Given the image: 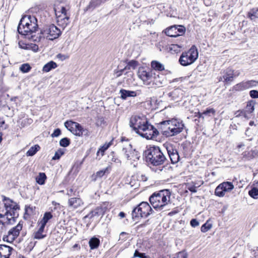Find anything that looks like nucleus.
<instances>
[{
  "mask_svg": "<svg viewBox=\"0 0 258 258\" xmlns=\"http://www.w3.org/2000/svg\"><path fill=\"white\" fill-rule=\"evenodd\" d=\"M130 126L139 135L148 140L156 139L159 131L149 124L145 117L132 116L130 120Z\"/></svg>",
  "mask_w": 258,
  "mask_h": 258,
  "instance_id": "f257e3e1",
  "label": "nucleus"
},
{
  "mask_svg": "<svg viewBox=\"0 0 258 258\" xmlns=\"http://www.w3.org/2000/svg\"><path fill=\"white\" fill-rule=\"evenodd\" d=\"M38 29L37 20L34 16H24L19 22L17 30L19 34L27 36L28 39L32 41L39 42L41 39V36H36L33 34Z\"/></svg>",
  "mask_w": 258,
  "mask_h": 258,
  "instance_id": "f03ea898",
  "label": "nucleus"
},
{
  "mask_svg": "<svg viewBox=\"0 0 258 258\" xmlns=\"http://www.w3.org/2000/svg\"><path fill=\"white\" fill-rule=\"evenodd\" d=\"M146 159L149 163L156 167L152 169L155 172H166L168 168L167 165L161 166L166 162V158L159 147H150L146 151Z\"/></svg>",
  "mask_w": 258,
  "mask_h": 258,
  "instance_id": "7ed1b4c3",
  "label": "nucleus"
},
{
  "mask_svg": "<svg viewBox=\"0 0 258 258\" xmlns=\"http://www.w3.org/2000/svg\"><path fill=\"white\" fill-rule=\"evenodd\" d=\"M138 77L142 81L144 85L151 87L154 85L159 86L163 84V76L159 73H156L151 69L141 67L138 72Z\"/></svg>",
  "mask_w": 258,
  "mask_h": 258,
  "instance_id": "20e7f679",
  "label": "nucleus"
},
{
  "mask_svg": "<svg viewBox=\"0 0 258 258\" xmlns=\"http://www.w3.org/2000/svg\"><path fill=\"white\" fill-rule=\"evenodd\" d=\"M159 131L166 137L176 136L182 132L184 125L182 121L172 118L161 122L158 126Z\"/></svg>",
  "mask_w": 258,
  "mask_h": 258,
  "instance_id": "39448f33",
  "label": "nucleus"
},
{
  "mask_svg": "<svg viewBox=\"0 0 258 258\" xmlns=\"http://www.w3.org/2000/svg\"><path fill=\"white\" fill-rule=\"evenodd\" d=\"M170 196L169 190H161L154 192L150 197L149 201L154 209L161 210L170 203Z\"/></svg>",
  "mask_w": 258,
  "mask_h": 258,
  "instance_id": "423d86ee",
  "label": "nucleus"
},
{
  "mask_svg": "<svg viewBox=\"0 0 258 258\" xmlns=\"http://www.w3.org/2000/svg\"><path fill=\"white\" fill-rule=\"evenodd\" d=\"M199 53L197 47L192 45L187 51L182 53L179 62L182 66H187L193 63L198 58Z\"/></svg>",
  "mask_w": 258,
  "mask_h": 258,
  "instance_id": "0eeeda50",
  "label": "nucleus"
},
{
  "mask_svg": "<svg viewBox=\"0 0 258 258\" xmlns=\"http://www.w3.org/2000/svg\"><path fill=\"white\" fill-rule=\"evenodd\" d=\"M54 10L58 25L63 29L70 23L69 16L67 10L63 5H59L54 7Z\"/></svg>",
  "mask_w": 258,
  "mask_h": 258,
  "instance_id": "6e6552de",
  "label": "nucleus"
},
{
  "mask_svg": "<svg viewBox=\"0 0 258 258\" xmlns=\"http://www.w3.org/2000/svg\"><path fill=\"white\" fill-rule=\"evenodd\" d=\"M153 210L147 202H142L132 212L133 219L146 218L152 213Z\"/></svg>",
  "mask_w": 258,
  "mask_h": 258,
  "instance_id": "1a4fd4ad",
  "label": "nucleus"
},
{
  "mask_svg": "<svg viewBox=\"0 0 258 258\" xmlns=\"http://www.w3.org/2000/svg\"><path fill=\"white\" fill-rule=\"evenodd\" d=\"M61 31L55 25L51 24L45 26L39 34L41 38H46L48 40H53L57 38L61 34Z\"/></svg>",
  "mask_w": 258,
  "mask_h": 258,
  "instance_id": "9d476101",
  "label": "nucleus"
},
{
  "mask_svg": "<svg viewBox=\"0 0 258 258\" xmlns=\"http://www.w3.org/2000/svg\"><path fill=\"white\" fill-rule=\"evenodd\" d=\"M66 127L71 131L73 134L82 136L83 135L87 134V132L84 130L82 126L78 123L72 121H67L64 123Z\"/></svg>",
  "mask_w": 258,
  "mask_h": 258,
  "instance_id": "9b49d317",
  "label": "nucleus"
},
{
  "mask_svg": "<svg viewBox=\"0 0 258 258\" xmlns=\"http://www.w3.org/2000/svg\"><path fill=\"white\" fill-rule=\"evenodd\" d=\"M220 74L221 75L218 78L219 81H222L228 84L233 81L235 77L238 76L239 73L234 72L233 70L229 68L221 71Z\"/></svg>",
  "mask_w": 258,
  "mask_h": 258,
  "instance_id": "f8f14e48",
  "label": "nucleus"
},
{
  "mask_svg": "<svg viewBox=\"0 0 258 258\" xmlns=\"http://www.w3.org/2000/svg\"><path fill=\"white\" fill-rule=\"evenodd\" d=\"M185 31V28L181 25L171 26L164 30V32L166 35L170 37H178L182 36Z\"/></svg>",
  "mask_w": 258,
  "mask_h": 258,
  "instance_id": "ddd939ff",
  "label": "nucleus"
},
{
  "mask_svg": "<svg viewBox=\"0 0 258 258\" xmlns=\"http://www.w3.org/2000/svg\"><path fill=\"white\" fill-rule=\"evenodd\" d=\"M107 209V204L103 203L100 206H98L92 210L85 217V218H89L92 220H93L95 218H98L99 217L103 215Z\"/></svg>",
  "mask_w": 258,
  "mask_h": 258,
  "instance_id": "4468645a",
  "label": "nucleus"
},
{
  "mask_svg": "<svg viewBox=\"0 0 258 258\" xmlns=\"http://www.w3.org/2000/svg\"><path fill=\"white\" fill-rule=\"evenodd\" d=\"M22 229V224L19 222L16 226L9 231L8 235L4 237V240L8 242H13L19 235L20 231Z\"/></svg>",
  "mask_w": 258,
  "mask_h": 258,
  "instance_id": "2eb2a0df",
  "label": "nucleus"
},
{
  "mask_svg": "<svg viewBox=\"0 0 258 258\" xmlns=\"http://www.w3.org/2000/svg\"><path fill=\"white\" fill-rule=\"evenodd\" d=\"M255 104V101L253 100L249 101L244 109L238 110L236 112V116H243L246 118H250L251 115V113L254 110Z\"/></svg>",
  "mask_w": 258,
  "mask_h": 258,
  "instance_id": "dca6fc26",
  "label": "nucleus"
},
{
  "mask_svg": "<svg viewBox=\"0 0 258 258\" xmlns=\"http://www.w3.org/2000/svg\"><path fill=\"white\" fill-rule=\"evenodd\" d=\"M122 151L127 160H135V159H139V157H137L135 150H133L132 146L128 142L123 145Z\"/></svg>",
  "mask_w": 258,
  "mask_h": 258,
  "instance_id": "f3484780",
  "label": "nucleus"
},
{
  "mask_svg": "<svg viewBox=\"0 0 258 258\" xmlns=\"http://www.w3.org/2000/svg\"><path fill=\"white\" fill-rule=\"evenodd\" d=\"M18 211H6L4 214H0V217L5 220L6 224H13L19 215Z\"/></svg>",
  "mask_w": 258,
  "mask_h": 258,
  "instance_id": "a211bd4d",
  "label": "nucleus"
},
{
  "mask_svg": "<svg viewBox=\"0 0 258 258\" xmlns=\"http://www.w3.org/2000/svg\"><path fill=\"white\" fill-rule=\"evenodd\" d=\"M68 204L69 210L74 211L82 208L84 205V202L79 198H71L69 199Z\"/></svg>",
  "mask_w": 258,
  "mask_h": 258,
  "instance_id": "6ab92c4d",
  "label": "nucleus"
},
{
  "mask_svg": "<svg viewBox=\"0 0 258 258\" xmlns=\"http://www.w3.org/2000/svg\"><path fill=\"white\" fill-rule=\"evenodd\" d=\"M166 150L172 163H177L179 160V156L177 150L174 149L171 145L167 146Z\"/></svg>",
  "mask_w": 258,
  "mask_h": 258,
  "instance_id": "aec40b11",
  "label": "nucleus"
},
{
  "mask_svg": "<svg viewBox=\"0 0 258 258\" xmlns=\"http://www.w3.org/2000/svg\"><path fill=\"white\" fill-rule=\"evenodd\" d=\"M3 202L6 211H18L20 209L16 203L6 197H4Z\"/></svg>",
  "mask_w": 258,
  "mask_h": 258,
  "instance_id": "412c9836",
  "label": "nucleus"
},
{
  "mask_svg": "<svg viewBox=\"0 0 258 258\" xmlns=\"http://www.w3.org/2000/svg\"><path fill=\"white\" fill-rule=\"evenodd\" d=\"M255 85V82L253 81L242 82L235 85L233 87V89L235 91H241Z\"/></svg>",
  "mask_w": 258,
  "mask_h": 258,
  "instance_id": "4be33fe9",
  "label": "nucleus"
},
{
  "mask_svg": "<svg viewBox=\"0 0 258 258\" xmlns=\"http://www.w3.org/2000/svg\"><path fill=\"white\" fill-rule=\"evenodd\" d=\"M179 42L177 44H172L169 46V49L172 52L178 53L180 49L184 46V37H180L178 39Z\"/></svg>",
  "mask_w": 258,
  "mask_h": 258,
  "instance_id": "5701e85b",
  "label": "nucleus"
},
{
  "mask_svg": "<svg viewBox=\"0 0 258 258\" xmlns=\"http://www.w3.org/2000/svg\"><path fill=\"white\" fill-rule=\"evenodd\" d=\"M13 250L10 246L0 244V258H10Z\"/></svg>",
  "mask_w": 258,
  "mask_h": 258,
  "instance_id": "b1692460",
  "label": "nucleus"
},
{
  "mask_svg": "<svg viewBox=\"0 0 258 258\" xmlns=\"http://www.w3.org/2000/svg\"><path fill=\"white\" fill-rule=\"evenodd\" d=\"M120 94L121 98L123 99H126L128 97H135L138 95L136 91L126 90L124 89H121L120 90Z\"/></svg>",
  "mask_w": 258,
  "mask_h": 258,
  "instance_id": "393cba45",
  "label": "nucleus"
},
{
  "mask_svg": "<svg viewBox=\"0 0 258 258\" xmlns=\"http://www.w3.org/2000/svg\"><path fill=\"white\" fill-rule=\"evenodd\" d=\"M151 69L155 71H162L164 70V66L163 64L157 60H153L151 63Z\"/></svg>",
  "mask_w": 258,
  "mask_h": 258,
  "instance_id": "a878e982",
  "label": "nucleus"
},
{
  "mask_svg": "<svg viewBox=\"0 0 258 258\" xmlns=\"http://www.w3.org/2000/svg\"><path fill=\"white\" fill-rule=\"evenodd\" d=\"M57 67V64L53 61H50L45 64L42 69L44 72H49L52 69H55Z\"/></svg>",
  "mask_w": 258,
  "mask_h": 258,
  "instance_id": "bb28decb",
  "label": "nucleus"
},
{
  "mask_svg": "<svg viewBox=\"0 0 258 258\" xmlns=\"http://www.w3.org/2000/svg\"><path fill=\"white\" fill-rule=\"evenodd\" d=\"M52 218V215L50 212H46L43 216V218L39 222V225L45 227L48 221Z\"/></svg>",
  "mask_w": 258,
  "mask_h": 258,
  "instance_id": "cd10ccee",
  "label": "nucleus"
},
{
  "mask_svg": "<svg viewBox=\"0 0 258 258\" xmlns=\"http://www.w3.org/2000/svg\"><path fill=\"white\" fill-rule=\"evenodd\" d=\"M221 185L225 193L229 192L234 188L233 184L230 182H224L221 183Z\"/></svg>",
  "mask_w": 258,
  "mask_h": 258,
  "instance_id": "c85d7f7f",
  "label": "nucleus"
},
{
  "mask_svg": "<svg viewBox=\"0 0 258 258\" xmlns=\"http://www.w3.org/2000/svg\"><path fill=\"white\" fill-rule=\"evenodd\" d=\"M89 246L91 249L97 248L100 244V240L96 237L91 238L89 242Z\"/></svg>",
  "mask_w": 258,
  "mask_h": 258,
  "instance_id": "c756f323",
  "label": "nucleus"
},
{
  "mask_svg": "<svg viewBox=\"0 0 258 258\" xmlns=\"http://www.w3.org/2000/svg\"><path fill=\"white\" fill-rule=\"evenodd\" d=\"M106 0H92L88 6V9H94L95 8L99 6L102 3H105Z\"/></svg>",
  "mask_w": 258,
  "mask_h": 258,
  "instance_id": "7c9ffc66",
  "label": "nucleus"
},
{
  "mask_svg": "<svg viewBox=\"0 0 258 258\" xmlns=\"http://www.w3.org/2000/svg\"><path fill=\"white\" fill-rule=\"evenodd\" d=\"M40 227L37 232L34 234V237L35 239H40L45 237L46 235L43 234L44 227L39 225Z\"/></svg>",
  "mask_w": 258,
  "mask_h": 258,
  "instance_id": "2f4dec72",
  "label": "nucleus"
},
{
  "mask_svg": "<svg viewBox=\"0 0 258 258\" xmlns=\"http://www.w3.org/2000/svg\"><path fill=\"white\" fill-rule=\"evenodd\" d=\"M46 179V176L44 173L40 172L36 177V182L40 185H43Z\"/></svg>",
  "mask_w": 258,
  "mask_h": 258,
  "instance_id": "473e14b6",
  "label": "nucleus"
},
{
  "mask_svg": "<svg viewBox=\"0 0 258 258\" xmlns=\"http://www.w3.org/2000/svg\"><path fill=\"white\" fill-rule=\"evenodd\" d=\"M40 146L38 145H35L31 147L27 152L26 155L27 156H32L34 155L37 151L40 150Z\"/></svg>",
  "mask_w": 258,
  "mask_h": 258,
  "instance_id": "72a5a7b5",
  "label": "nucleus"
},
{
  "mask_svg": "<svg viewBox=\"0 0 258 258\" xmlns=\"http://www.w3.org/2000/svg\"><path fill=\"white\" fill-rule=\"evenodd\" d=\"M111 145V142L108 144H105L98 150L97 153V156H98L99 154H101V156L102 157L104 155L105 151L110 147Z\"/></svg>",
  "mask_w": 258,
  "mask_h": 258,
  "instance_id": "f704fd0d",
  "label": "nucleus"
},
{
  "mask_svg": "<svg viewBox=\"0 0 258 258\" xmlns=\"http://www.w3.org/2000/svg\"><path fill=\"white\" fill-rule=\"evenodd\" d=\"M248 194L251 198L253 199H258V188L257 187H252V188L248 191Z\"/></svg>",
  "mask_w": 258,
  "mask_h": 258,
  "instance_id": "c9c22d12",
  "label": "nucleus"
},
{
  "mask_svg": "<svg viewBox=\"0 0 258 258\" xmlns=\"http://www.w3.org/2000/svg\"><path fill=\"white\" fill-rule=\"evenodd\" d=\"M215 195L219 197H223L225 196V192L221 187V184H220L215 189Z\"/></svg>",
  "mask_w": 258,
  "mask_h": 258,
  "instance_id": "e433bc0d",
  "label": "nucleus"
},
{
  "mask_svg": "<svg viewBox=\"0 0 258 258\" xmlns=\"http://www.w3.org/2000/svg\"><path fill=\"white\" fill-rule=\"evenodd\" d=\"M212 227V224L209 223V220H208L202 226L201 230L202 232H206L210 229H211Z\"/></svg>",
  "mask_w": 258,
  "mask_h": 258,
  "instance_id": "4c0bfd02",
  "label": "nucleus"
},
{
  "mask_svg": "<svg viewBox=\"0 0 258 258\" xmlns=\"http://www.w3.org/2000/svg\"><path fill=\"white\" fill-rule=\"evenodd\" d=\"M110 167L108 166L104 169L100 170L96 172V177H102L106 172H109V171L110 170Z\"/></svg>",
  "mask_w": 258,
  "mask_h": 258,
  "instance_id": "58836bf2",
  "label": "nucleus"
},
{
  "mask_svg": "<svg viewBox=\"0 0 258 258\" xmlns=\"http://www.w3.org/2000/svg\"><path fill=\"white\" fill-rule=\"evenodd\" d=\"M31 68L30 66L28 63H24L21 65V67L20 68V70L23 73H26L29 72Z\"/></svg>",
  "mask_w": 258,
  "mask_h": 258,
  "instance_id": "ea45409f",
  "label": "nucleus"
},
{
  "mask_svg": "<svg viewBox=\"0 0 258 258\" xmlns=\"http://www.w3.org/2000/svg\"><path fill=\"white\" fill-rule=\"evenodd\" d=\"M70 140L67 138H64L60 140L59 144L61 146L66 147L70 145Z\"/></svg>",
  "mask_w": 258,
  "mask_h": 258,
  "instance_id": "a19ab883",
  "label": "nucleus"
},
{
  "mask_svg": "<svg viewBox=\"0 0 258 258\" xmlns=\"http://www.w3.org/2000/svg\"><path fill=\"white\" fill-rule=\"evenodd\" d=\"M257 10H256L255 11L253 10L250 11L248 13V16L251 20H255L257 18Z\"/></svg>",
  "mask_w": 258,
  "mask_h": 258,
  "instance_id": "79ce46f5",
  "label": "nucleus"
},
{
  "mask_svg": "<svg viewBox=\"0 0 258 258\" xmlns=\"http://www.w3.org/2000/svg\"><path fill=\"white\" fill-rule=\"evenodd\" d=\"M63 154L64 152L61 149L58 150L55 152L52 159V160H58Z\"/></svg>",
  "mask_w": 258,
  "mask_h": 258,
  "instance_id": "37998d69",
  "label": "nucleus"
},
{
  "mask_svg": "<svg viewBox=\"0 0 258 258\" xmlns=\"http://www.w3.org/2000/svg\"><path fill=\"white\" fill-rule=\"evenodd\" d=\"M215 110L213 108H207L206 110L203 112V114L205 116H211L212 115H214Z\"/></svg>",
  "mask_w": 258,
  "mask_h": 258,
  "instance_id": "c03bdc74",
  "label": "nucleus"
},
{
  "mask_svg": "<svg viewBox=\"0 0 258 258\" xmlns=\"http://www.w3.org/2000/svg\"><path fill=\"white\" fill-rule=\"evenodd\" d=\"M128 235V234L126 232H122L120 233V235H119V239H118V241H120V243H122L123 242H124V241H125L127 237V235Z\"/></svg>",
  "mask_w": 258,
  "mask_h": 258,
  "instance_id": "a18cd8bd",
  "label": "nucleus"
},
{
  "mask_svg": "<svg viewBox=\"0 0 258 258\" xmlns=\"http://www.w3.org/2000/svg\"><path fill=\"white\" fill-rule=\"evenodd\" d=\"M134 257H139L140 258H149L148 256L146 255L145 253L140 252L138 250L135 251Z\"/></svg>",
  "mask_w": 258,
  "mask_h": 258,
  "instance_id": "49530a36",
  "label": "nucleus"
},
{
  "mask_svg": "<svg viewBox=\"0 0 258 258\" xmlns=\"http://www.w3.org/2000/svg\"><path fill=\"white\" fill-rule=\"evenodd\" d=\"M25 214L30 215L33 213V208L30 205H26L25 208Z\"/></svg>",
  "mask_w": 258,
  "mask_h": 258,
  "instance_id": "de8ad7c7",
  "label": "nucleus"
},
{
  "mask_svg": "<svg viewBox=\"0 0 258 258\" xmlns=\"http://www.w3.org/2000/svg\"><path fill=\"white\" fill-rule=\"evenodd\" d=\"M173 258H187V254L184 251H180L176 253Z\"/></svg>",
  "mask_w": 258,
  "mask_h": 258,
  "instance_id": "09e8293b",
  "label": "nucleus"
},
{
  "mask_svg": "<svg viewBox=\"0 0 258 258\" xmlns=\"http://www.w3.org/2000/svg\"><path fill=\"white\" fill-rule=\"evenodd\" d=\"M8 126V125L5 124V121L0 118V130H5Z\"/></svg>",
  "mask_w": 258,
  "mask_h": 258,
  "instance_id": "8fccbe9b",
  "label": "nucleus"
},
{
  "mask_svg": "<svg viewBox=\"0 0 258 258\" xmlns=\"http://www.w3.org/2000/svg\"><path fill=\"white\" fill-rule=\"evenodd\" d=\"M19 47L24 49H29L30 48V45L29 44H25L22 42H19Z\"/></svg>",
  "mask_w": 258,
  "mask_h": 258,
  "instance_id": "3c124183",
  "label": "nucleus"
},
{
  "mask_svg": "<svg viewBox=\"0 0 258 258\" xmlns=\"http://www.w3.org/2000/svg\"><path fill=\"white\" fill-rule=\"evenodd\" d=\"M190 225L193 227H196L199 225V222L196 219H192L190 222Z\"/></svg>",
  "mask_w": 258,
  "mask_h": 258,
  "instance_id": "603ef678",
  "label": "nucleus"
},
{
  "mask_svg": "<svg viewBox=\"0 0 258 258\" xmlns=\"http://www.w3.org/2000/svg\"><path fill=\"white\" fill-rule=\"evenodd\" d=\"M250 96L253 98H258V91L256 90H251L249 92Z\"/></svg>",
  "mask_w": 258,
  "mask_h": 258,
  "instance_id": "864d4df0",
  "label": "nucleus"
},
{
  "mask_svg": "<svg viewBox=\"0 0 258 258\" xmlns=\"http://www.w3.org/2000/svg\"><path fill=\"white\" fill-rule=\"evenodd\" d=\"M138 62L136 60H131L128 63V66L130 67H132L133 69H135L138 65Z\"/></svg>",
  "mask_w": 258,
  "mask_h": 258,
  "instance_id": "5fc2aeb1",
  "label": "nucleus"
},
{
  "mask_svg": "<svg viewBox=\"0 0 258 258\" xmlns=\"http://www.w3.org/2000/svg\"><path fill=\"white\" fill-rule=\"evenodd\" d=\"M61 133L60 130L59 128H57L55 130L52 134V137H56L60 135Z\"/></svg>",
  "mask_w": 258,
  "mask_h": 258,
  "instance_id": "6e6d98bb",
  "label": "nucleus"
},
{
  "mask_svg": "<svg viewBox=\"0 0 258 258\" xmlns=\"http://www.w3.org/2000/svg\"><path fill=\"white\" fill-rule=\"evenodd\" d=\"M197 187L195 185H189L187 187V189L192 192H197Z\"/></svg>",
  "mask_w": 258,
  "mask_h": 258,
  "instance_id": "4d7b16f0",
  "label": "nucleus"
},
{
  "mask_svg": "<svg viewBox=\"0 0 258 258\" xmlns=\"http://www.w3.org/2000/svg\"><path fill=\"white\" fill-rule=\"evenodd\" d=\"M123 71H124V70L122 69V70H120L119 71H116V72H115V74L116 75V77H119L120 76H121Z\"/></svg>",
  "mask_w": 258,
  "mask_h": 258,
  "instance_id": "13d9d810",
  "label": "nucleus"
},
{
  "mask_svg": "<svg viewBox=\"0 0 258 258\" xmlns=\"http://www.w3.org/2000/svg\"><path fill=\"white\" fill-rule=\"evenodd\" d=\"M57 58L61 59V60H64L65 59H66L67 57L66 56V55H63V54H61L60 53H59L57 55Z\"/></svg>",
  "mask_w": 258,
  "mask_h": 258,
  "instance_id": "bf43d9fd",
  "label": "nucleus"
},
{
  "mask_svg": "<svg viewBox=\"0 0 258 258\" xmlns=\"http://www.w3.org/2000/svg\"><path fill=\"white\" fill-rule=\"evenodd\" d=\"M5 220L2 219V220L0 219V229H2L4 226H5L6 223H4Z\"/></svg>",
  "mask_w": 258,
  "mask_h": 258,
  "instance_id": "052dcab7",
  "label": "nucleus"
},
{
  "mask_svg": "<svg viewBox=\"0 0 258 258\" xmlns=\"http://www.w3.org/2000/svg\"><path fill=\"white\" fill-rule=\"evenodd\" d=\"M73 192V189L72 188H70L69 190H68V195L70 196H71L72 193Z\"/></svg>",
  "mask_w": 258,
  "mask_h": 258,
  "instance_id": "680f3d73",
  "label": "nucleus"
},
{
  "mask_svg": "<svg viewBox=\"0 0 258 258\" xmlns=\"http://www.w3.org/2000/svg\"><path fill=\"white\" fill-rule=\"evenodd\" d=\"M119 216H120L121 218H124L125 217V213L123 212H120L119 213Z\"/></svg>",
  "mask_w": 258,
  "mask_h": 258,
  "instance_id": "e2e57ef3",
  "label": "nucleus"
},
{
  "mask_svg": "<svg viewBox=\"0 0 258 258\" xmlns=\"http://www.w3.org/2000/svg\"><path fill=\"white\" fill-rule=\"evenodd\" d=\"M204 114H203V112H199V118H204Z\"/></svg>",
  "mask_w": 258,
  "mask_h": 258,
  "instance_id": "0e129e2a",
  "label": "nucleus"
},
{
  "mask_svg": "<svg viewBox=\"0 0 258 258\" xmlns=\"http://www.w3.org/2000/svg\"><path fill=\"white\" fill-rule=\"evenodd\" d=\"M79 247V245H78V244H75V245H74V246H73V247L74 248H77V247Z\"/></svg>",
  "mask_w": 258,
  "mask_h": 258,
  "instance_id": "69168bd1",
  "label": "nucleus"
},
{
  "mask_svg": "<svg viewBox=\"0 0 258 258\" xmlns=\"http://www.w3.org/2000/svg\"><path fill=\"white\" fill-rule=\"evenodd\" d=\"M114 162H118V163H120V161L119 160H118V159H115L114 160Z\"/></svg>",
  "mask_w": 258,
  "mask_h": 258,
  "instance_id": "338daca9",
  "label": "nucleus"
},
{
  "mask_svg": "<svg viewBox=\"0 0 258 258\" xmlns=\"http://www.w3.org/2000/svg\"><path fill=\"white\" fill-rule=\"evenodd\" d=\"M253 123H254V122H253V121H250V122H249V125H252L253 124Z\"/></svg>",
  "mask_w": 258,
  "mask_h": 258,
  "instance_id": "774afa93",
  "label": "nucleus"
}]
</instances>
